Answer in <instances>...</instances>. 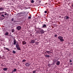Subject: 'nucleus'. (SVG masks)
I'll list each match as a JSON object with an SVG mask.
<instances>
[{
    "label": "nucleus",
    "instance_id": "nucleus-1",
    "mask_svg": "<svg viewBox=\"0 0 73 73\" xmlns=\"http://www.w3.org/2000/svg\"><path fill=\"white\" fill-rule=\"evenodd\" d=\"M15 47L17 48V49L18 50H21V47L20 46V45H19V43H17L16 44Z\"/></svg>",
    "mask_w": 73,
    "mask_h": 73
},
{
    "label": "nucleus",
    "instance_id": "nucleus-2",
    "mask_svg": "<svg viewBox=\"0 0 73 73\" xmlns=\"http://www.w3.org/2000/svg\"><path fill=\"white\" fill-rule=\"evenodd\" d=\"M39 31L40 32V33L41 34H43L44 33V30L40 28L39 29Z\"/></svg>",
    "mask_w": 73,
    "mask_h": 73
},
{
    "label": "nucleus",
    "instance_id": "nucleus-3",
    "mask_svg": "<svg viewBox=\"0 0 73 73\" xmlns=\"http://www.w3.org/2000/svg\"><path fill=\"white\" fill-rule=\"evenodd\" d=\"M58 39H59V40H60L61 42L64 41V39H62L63 38V37H62V36H58Z\"/></svg>",
    "mask_w": 73,
    "mask_h": 73
},
{
    "label": "nucleus",
    "instance_id": "nucleus-4",
    "mask_svg": "<svg viewBox=\"0 0 73 73\" xmlns=\"http://www.w3.org/2000/svg\"><path fill=\"white\" fill-rule=\"evenodd\" d=\"M36 41H37V40L36 38H35V40L33 39L31 40V44H33V43H35V42Z\"/></svg>",
    "mask_w": 73,
    "mask_h": 73
},
{
    "label": "nucleus",
    "instance_id": "nucleus-5",
    "mask_svg": "<svg viewBox=\"0 0 73 73\" xmlns=\"http://www.w3.org/2000/svg\"><path fill=\"white\" fill-rule=\"evenodd\" d=\"M58 59L57 60L56 59H54V60H53V64H55V63H56L57 62V61H58Z\"/></svg>",
    "mask_w": 73,
    "mask_h": 73
},
{
    "label": "nucleus",
    "instance_id": "nucleus-6",
    "mask_svg": "<svg viewBox=\"0 0 73 73\" xmlns=\"http://www.w3.org/2000/svg\"><path fill=\"white\" fill-rule=\"evenodd\" d=\"M21 28H22V27L21 26H20L17 27V30H18V31H20V29H21Z\"/></svg>",
    "mask_w": 73,
    "mask_h": 73
},
{
    "label": "nucleus",
    "instance_id": "nucleus-7",
    "mask_svg": "<svg viewBox=\"0 0 73 73\" xmlns=\"http://www.w3.org/2000/svg\"><path fill=\"white\" fill-rule=\"evenodd\" d=\"M25 65H26V66H29L31 65V64L28 62H27L25 64Z\"/></svg>",
    "mask_w": 73,
    "mask_h": 73
},
{
    "label": "nucleus",
    "instance_id": "nucleus-8",
    "mask_svg": "<svg viewBox=\"0 0 73 73\" xmlns=\"http://www.w3.org/2000/svg\"><path fill=\"white\" fill-rule=\"evenodd\" d=\"M56 65H59L60 64V62L59 61H57L56 63Z\"/></svg>",
    "mask_w": 73,
    "mask_h": 73
},
{
    "label": "nucleus",
    "instance_id": "nucleus-9",
    "mask_svg": "<svg viewBox=\"0 0 73 73\" xmlns=\"http://www.w3.org/2000/svg\"><path fill=\"white\" fill-rule=\"evenodd\" d=\"M46 25L45 24H43L42 26V28H46Z\"/></svg>",
    "mask_w": 73,
    "mask_h": 73
},
{
    "label": "nucleus",
    "instance_id": "nucleus-10",
    "mask_svg": "<svg viewBox=\"0 0 73 73\" xmlns=\"http://www.w3.org/2000/svg\"><path fill=\"white\" fill-rule=\"evenodd\" d=\"M1 18L3 20L4 19H5V16L3 15H1Z\"/></svg>",
    "mask_w": 73,
    "mask_h": 73
},
{
    "label": "nucleus",
    "instance_id": "nucleus-11",
    "mask_svg": "<svg viewBox=\"0 0 73 73\" xmlns=\"http://www.w3.org/2000/svg\"><path fill=\"white\" fill-rule=\"evenodd\" d=\"M14 43H13V44L14 45H16V40H15L13 41Z\"/></svg>",
    "mask_w": 73,
    "mask_h": 73
},
{
    "label": "nucleus",
    "instance_id": "nucleus-12",
    "mask_svg": "<svg viewBox=\"0 0 73 73\" xmlns=\"http://www.w3.org/2000/svg\"><path fill=\"white\" fill-rule=\"evenodd\" d=\"M22 44L23 45H24L25 44H27V42L25 41H23L22 42Z\"/></svg>",
    "mask_w": 73,
    "mask_h": 73
},
{
    "label": "nucleus",
    "instance_id": "nucleus-13",
    "mask_svg": "<svg viewBox=\"0 0 73 73\" xmlns=\"http://www.w3.org/2000/svg\"><path fill=\"white\" fill-rule=\"evenodd\" d=\"M44 56H45V57H46V58H48V57H50V56H49V55H44Z\"/></svg>",
    "mask_w": 73,
    "mask_h": 73
},
{
    "label": "nucleus",
    "instance_id": "nucleus-14",
    "mask_svg": "<svg viewBox=\"0 0 73 73\" xmlns=\"http://www.w3.org/2000/svg\"><path fill=\"white\" fill-rule=\"evenodd\" d=\"M64 19H69V17L68 16H65L64 17Z\"/></svg>",
    "mask_w": 73,
    "mask_h": 73
},
{
    "label": "nucleus",
    "instance_id": "nucleus-15",
    "mask_svg": "<svg viewBox=\"0 0 73 73\" xmlns=\"http://www.w3.org/2000/svg\"><path fill=\"white\" fill-rule=\"evenodd\" d=\"M46 52L47 53H48V54H50V51H46Z\"/></svg>",
    "mask_w": 73,
    "mask_h": 73
},
{
    "label": "nucleus",
    "instance_id": "nucleus-16",
    "mask_svg": "<svg viewBox=\"0 0 73 73\" xmlns=\"http://www.w3.org/2000/svg\"><path fill=\"white\" fill-rule=\"evenodd\" d=\"M12 53H13L14 54H16V52L14 50H13V51Z\"/></svg>",
    "mask_w": 73,
    "mask_h": 73
},
{
    "label": "nucleus",
    "instance_id": "nucleus-17",
    "mask_svg": "<svg viewBox=\"0 0 73 73\" xmlns=\"http://www.w3.org/2000/svg\"><path fill=\"white\" fill-rule=\"evenodd\" d=\"M7 69H8V68H3V70L6 71V70H7Z\"/></svg>",
    "mask_w": 73,
    "mask_h": 73
},
{
    "label": "nucleus",
    "instance_id": "nucleus-18",
    "mask_svg": "<svg viewBox=\"0 0 73 73\" xmlns=\"http://www.w3.org/2000/svg\"><path fill=\"white\" fill-rule=\"evenodd\" d=\"M5 36H8V32H6L5 33Z\"/></svg>",
    "mask_w": 73,
    "mask_h": 73
},
{
    "label": "nucleus",
    "instance_id": "nucleus-19",
    "mask_svg": "<svg viewBox=\"0 0 73 73\" xmlns=\"http://www.w3.org/2000/svg\"><path fill=\"white\" fill-rule=\"evenodd\" d=\"M16 70H17V69L16 68L14 69L13 70V72H16Z\"/></svg>",
    "mask_w": 73,
    "mask_h": 73
},
{
    "label": "nucleus",
    "instance_id": "nucleus-20",
    "mask_svg": "<svg viewBox=\"0 0 73 73\" xmlns=\"http://www.w3.org/2000/svg\"><path fill=\"white\" fill-rule=\"evenodd\" d=\"M36 71H37V70H36L33 71V73H36Z\"/></svg>",
    "mask_w": 73,
    "mask_h": 73
},
{
    "label": "nucleus",
    "instance_id": "nucleus-21",
    "mask_svg": "<svg viewBox=\"0 0 73 73\" xmlns=\"http://www.w3.org/2000/svg\"><path fill=\"white\" fill-rule=\"evenodd\" d=\"M3 9H3V7L0 8V11H3Z\"/></svg>",
    "mask_w": 73,
    "mask_h": 73
},
{
    "label": "nucleus",
    "instance_id": "nucleus-22",
    "mask_svg": "<svg viewBox=\"0 0 73 73\" xmlns=\"http://www.w3.org/2000/svg\"><path fill=\"white\" fill-rule=\"evenodd\" d=\"M35 43H36L35 44L36 45H38V43H39V42H36Z\"/></svg>",
    "mask_w": 73,
    "mask_h": 73
},
{
    "label": "nucleus",
    "instance_id": "nucleus-23",
    "mask_svg": "<svg viewBox=\"0 0 73 73\" xmlns=\"http://www.w3.org/2000/svg\"><path fill=\"white\" fill-rule=\"evenodd\" d=\"M31 3H34V1L33 0H31Z\"/></svg>",
    "mask_w": 73,
    "mask_h": 73
},
{
    "label": "nucleus",
    "instance_id": "nucleus-24",
    "mask_svg": "<svg viewBox=\"0 0 73 73\" xmlns=\"http://www.w3.org/2000/svg\"><path fill=\"white\" fill-rule=\"evenodd\" d=\"M19 14H22V15H24V13H19Z\"/></svg>",
    "mask_w": 73,
    "mask_h": 73
},
{
    "label": "nucleus",
    "instance_id": "nucleus-25",
    "mask_svg": "<svg viewBox=\"0 0 73 73\" xmlns=\"http://www.w3.org/2000/svg\"><path fill=\"white\" fill-rule=\"evenodd\" d=\"M6 50H8V51H9V48H6Z\"/></svg>",
    "mask_w": 73,
    "mask_h": 73
},
{
    "label": "nucleus",
    "instance_id": "nucleus-26",
    "mask_svg": "<svg viewBox=\"0 0 73 73\" xmlns=\"http://www.w3.org/2000/svg\"><path fill=\"white\" fill-rule=\"evenodd\" d=\"M28 19H31V16L29 17H28Z\"/></svg>",
    "mask_w": 73,
    "mask_h": 73
},
{
    "label": "nucleus",
    "instance_id": "nucleus-27",
    "mask_svg": "<svg viewBox=\"0 0 73 73\" xmlns=\"http://www.w3.org/2000/svg\"><path fill=\"white\" fill-rule=\"evenodd\" d=\"M22 62H25V61H26V60L25 59H24L22 60Z\"/></svg>",
    "mask_w": 73,
    "mask_h": 73
},
{
    "label": "nucleus",
    "instance_id": "nucleus-28",
    "mask_svg": "<svg viewBox=\"0 0 73 73\" xmlns=\"http://www.w3.org/2000/svg\"><path fill=\"white\" fill-rule=\"evenodd\" d=\"M12 32L13 33L14 32V29H13L12 30Z\"/></svg>",
    "mask_w": 73,
    "mask_h": 73
},
{
    "label": "nucleus",
    "instance_id": "nucleus-29",
    "mask_svg": "<svg viewBox=\"0 0 73 73\" xmlns=\"http://www.w3.org/2000/svg\"><path fill=\"white\" fill-rule=\"evenodd\" d=\"M69 62H72V60L70 59V60Z\"/></svg>",
    "mask_w": 73,
    "mask_h": 73
},
{
    "label": "nucleus",
    "instance_id": "nucleus-30",
    "mask_svg": "<svg viewBox=\"0 0 73 73\" xmlns=\"http://www.w3.org/2000/svg\"><path fill=\"white\" fill-rule=\"evenodd\" d=\"M1 66H4V64H1Z\"/></svg>",
    "mask_w": 73,
    "mask_h": 73
},
{
    "label": "nucleus",
    "instance_id": "nucleus-31",
    "mask_svg": "<svg viewBox=\"0 0 73 73\" xmlns=\"http://www.w3.org/2000/svg\"><path fill=\"white\" fill-rule=\"evenodd\" d=\"M44 13H47V11H44Z\"/></svg>",
    "mask_w": 73,
    "mask_h": 73
},
{
    "label": "nucleus",
    "instance_id": "nucleus-32",
    "mask_svg": "<svg viewBox=\"0 0 73 73\" xmlns=\"http://www.w3.org/2000/svg\"><path fill=\"white\" fill-rule=\"evenodd\" d=\"M54 37H57V35H54Z\"/></svg>",
    "mask_w": 73,
    "mask_h": 73
},
{
    "label": "nucleus",
    "instance_id": "nucleus-33",
    "mask_svg": "<svg viewBox=\"0 0 73 73\" xmlns=\"http://www.w3.org/2000/svg\"><path fill=\"white\" fill-rule=\"evenodd\" d=\"M14 20V19L13 18H12V19L11 20V21H13Z\"/></svg>",
    "mask_w": 73,
    "mask_h": 73
},
{
    "label": "nucleus",
    "instance_id": "nucleus-34",
    "mask_svg": "<svg viewBox=\"0 0 73 73\" xmlns=\"http://www.w3.org/2000/svg\"><path fill=\"white\" fill-rule=\"evenodd\" d=\"M50 65V64H48V66H49V67Z\"/></svg>",
    "mask_w": 73,
    "mask_h": 73
},
{
    "label": "nucleus",
    "instance_id": "nucleus-35",
    "mask_svg": "<svg viewBox=\"0 0 73 73\" xmlns=\"http://www.w3.org/2000/svg\"><path fill=\"white\" fill-rule=\"evenodd\" d=\"M3 15H7V13H5V14H3Z\"/></svg>",
    "mask_w": 73,
    "mask_h": 73
},
{
    "label": "nucleus",
    "instance_id": "nucleus-36",
    "mask_svg": "<svg viewBox=\"0 0 73 73\" xmlns=\"http://www.w3.org/2000/svg\"><path fill=\"white\" fill-rule=\"evenodd\" d=\"M70 64L71 65H73V63H71Z\"/></svg>",
    "mask_w": 73,
    "mask_h": 73
},
{
    "label": "nucleus",
    "instance_id": "nucleus-37",
    "mask_svg": "<svg viewBox=\"0 0 73 73\" xmlns=\"http://www.w3.org/2000/svg\"><path fill=\"white\" fill-rule=\"evenodd\" d=\"M13 72H13V71H12V72H11V73H13Z\"/></svg>",
    "mask_w": 73,
    "mask_h": 73
},
{
    "label": "nucleus",
    "instance_id": "nucleus-38",
    "mask_svg": "<svg viewBox=\"0 0 73 73\" xmlns=\"http://www.w3.org/2000/svg\"><path fill=\"white\" fill-rule=\"evenodd\" d=\"M3 14H4V12H3Z\"/></svg>",
    "mask_w": 73,
    "mask_h": 73
},
{
    "label": "nucleus",
    "instance_id": "nucleus-39",
    "mask_svg": "<svg viewBox=\"0 0 73 73\" xmlns=\"http://www.w3.org/2000/svg\"><path fill=\"white\" fill-rule=\"evenodd\" d=\"M4 49H5V48H5V47H4Z\"/></svg>",
    "mask_w": 73,
    "mask_h": 73
},
{
    "label": "nucleus",
    "instance_id": "nucleus-40",
    "mask_svg": "<svg viewBox=\"0 0 73 73\" xmlns=\"http://www.w3.org/2000/svg\"><path fill=\"white\" fill-rule=\"evenodd\" d=\"M40 17H38V18H40Z\"/></svg>",
    "mask_w": 73,
    "mask_h": 73
},
{
    "label": "nucleus",
    "instance_id": "nucleus-41",
    "mask_svg": "<svg viewBox=\"0 0 73 73\" xmlns=\"http://www.w3.org/2000/svg\"><path fill=\"white\" fill-rule=\"evenodd\" d=\"M14 22H16V21H14Z\"/></svg>",
    "mask_w": 73,
    "mask_h": 73
},
{
    "label": "nucleus",
    "instance_id": "nucleus-42",
    "mask_svg": "<svg viewBox=\"0 0 73 73\" xmlns=\"http://www.w3.org/2000/svg\"><path fill=\"white\" fill-rule=\"evenodd\" d=\"M52 52H50V53H52Z\"/></svg>",
    "mask_w": 73,
    "mask_h": 73
},
{
    "label": "nucleus",
    "instance_id": "nucleus-43",
    "mask_svg": "<svg viewBox=\"0 0 73 73\" xmlns=\"http://www.w3.org/2000/svg\"><path fill=\"white\" fill-rule=\"evenodd\" d=\"M19 16H20V15H21L19 14Z\"/></svg>",
    "mask_w": 73,
    "mask_h": 73
},
{
    "label": "nucleus",
    "instance_id": "nucleus-44",
    "mask_svg": "<svg viewBox=\"0 0 73 73\" xmlns=\"http://www.w3.org/2000/svg\"><path fill=\"white\" fill-rule=\"evenodd\" d=\"M60 17H61V16H59Z\"/></svg>",
    "mask_w": 73,
    "mask_h": 73
},
{
    "label": "nucleus",
    "instance_id": "nucleus-45",
    "mask_svg": "<svg viewBox=\"0 0 73 73\" xmlns=\"http://www.w3.org/2000/svg\"><path fill=\"white\" fill-rule=\"evenodd\" d=\"M46 52H44L45 53H46Z\"/></svg>",
    "mask_w": 73,
    "mask_h": 73
},
{
    "label": "nucleus",
    "instance_id": "nucleus-46",
    "mask_svg": "<svg viewBox=\"0 0 73 73\" xmlns=\"http://www.w3.org/2000/svg\"><path fill=\"white\" fill-rule=\"evenodd\" d=\"M14 49H16V48H14Z\"/></svg>",
    "mask_w": 73,
    "mask_h": 73
},
{
    "label": "nucleus",
    "instance_id": "nucleus-47",
    "mask_svg": "<svg viewBox=\"0 0 73 73\" xmlns=\"http://www.w3.org/2000/svg\"><path fill=\"white\" fill-rule=\"evenodd\" d=\"M38 17H39V16H38Z\"/></svg>",
    "mask_w": 73,
    "mask_h": 73
},
{
    "label": "nucleus",
    "instance_id": "nucleus-48",
    "mask_svg": "<svg viewBox=\"0 0 73 73\" xmlns=\"http://www.w3.org/2000/svg\"><path fill=\"white\" fill-rule=\"evenodd\" d=\"M1 58L0 57V59Z\"/></svg>",
    "mask_w": 73,
    "mask_h": 73
},
{
    "label": "nucleus",
    "instance_id": "nucleus-49",
    "mask_svg": "<svg viewBox=\"0 0 73 73\" xmlns=\"http://www.w3.org/2000/svg\"><path fill=\"white\" fill-rule=\"evenodd\" d=\"M39 3H40V2H39Z\"/></svg>",
    "mask_w": 73,
    "mask_h": 73
},
{
    "label": "nucleus",
    "instance_id": "nucleus-50",
    "mask_svg": "<svg viewBox=\"0 0 73 73\" xmlns=\"http://www.w3.org/2000/svg\"><path fill=\"white\" fill-rule=\"evenodd\" d=\"M1 14V13H0V14Z\"/></svg>",
    "mask_w": 73,
    "mask_h": 73
},
{
    "label": "nucleus",
    "instance_id": "nucleus-51",
    "mask_svg": "<svg viewBox=\"0 0 73 73\" xmlns=\"http://www.w3.org/2000/svg\"><path fill=\"white\" fill-rule=\"evenodd\" d=\"M56 73H57V72H56Z\"/></svg>",
    "mask_w": 73,
    "mask_h": 73
}]
</instances>
